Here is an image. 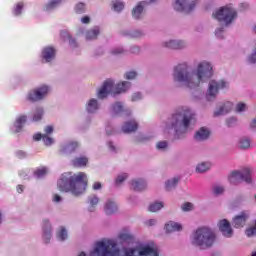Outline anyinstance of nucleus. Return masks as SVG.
Segmentation results:
<instances>
[{
	"label": "nucleus",
	"mask_w": 256,
	"mask_h": 256,
	"mask_svg": "<svg viewBox=\"0 0 256 256\" xmlns=\"http://www.w3.org/2000/svg\"><path fill=\"white\" fill-rule=\"evenodd\" d=\"M17 158L18 159H23V157L26 156L25 152L23 150H19L16 152Z\"/></svg>",
	"instance_id": "56"
},
{
	"label": "nucleus",
	"mask_w": 256,
	"mask_h": 256,
	"mask_svg": "<svg viewBox=\"0 0 256 256\" xmlns=\"http://www.w3.org/2000/svg\"><path fill=\"white\" fill-rule=\"evenodd\" d=\"M211 169V164L209 162H202L198 164L196 167V171L198 173H205V171H209Z\"/></svg>",
	"instance_id": "30"
},
{
	"label": "nucleus",
	"mask_w": 256,
	"mask_h": 256,
	"mask_svg": "<svg viewBox=\"0 0 256 256\" xmlns=\"http://www.w3.org/2000/svg\"><path fill=\"white\" fill-rule=\"evenodd\" d=\"M131 52H132V53H139V47L133 46V47L131 48Z\"/></svg>",
	"instance_id": "63"
},
{
	"label": "nucleus",
	"mask_w": 256,
	"mask_h": 256,
	"mask_svg": "<svg viewBox=\"0 0 256 256\" xmlns=\"http://www.w3.org/2000/svg\"><path fill=\"white\" fill-rule=\"evenodd\" d=\"M177 183H179V178H173L172 180H168L166 182V191H171L177 187Z\"/></svg>",
	"instance_id": "32"
},
{
	"label": "nucleus",
	"mask_w": 256,
	"mask_h": 256,
	"mask_svg": "<svg viewBox=\"0 0 256 256\" xmlns=\"http://www.w3.org/2000/svg\"><path fill=\"white\" fill-rule=\"evenodd\" d=\"M249 147H251V140L249 138H241L239 140L240 149H249Z\"/></svg>",
	"instance_id": "34"
},
{
	"label": "nucleus",
	"mask_w": 256,
	"mask_h": 256,
	"mask_svg": "<svg viewBox=\"0 0 256 256\" xmlns=\"http://www.w3.org/2000/svg\"><path fill=\"white\" fill-rule=\"evenodd\" d=\"M141 99V93H134L132 95V101H139Z\"/></svg>",
	"instance_id": "55"
},
{
	"label": "nucleus",
	"mask_w": 256,
	"mask_h": 256,
	"mask_svg": "<svg viewBox=\"0 0 256 256\" xmlns=\"http://www.w3.org/2000/svg\"><path fill=\"white\" fill-rule=\"evenodd\" d=\"M27 121V116L21 115L16 119L15 127H16V132L19 133L21 129L23 128V123H26Z\"/></svg>",
	"instance_id": "29"
},
{
	"label": "nucleus",
	"mask_w": 256,
	"mask_h": 256,
	"mask_svg": "<svg viewBox=\"0 0 256 256\" xmlns=\"http://www.w3.org/2000/svg\"><path fill=\"white\" fill-rule=\"evenodd\" d=\"M170 123L171 129H174L176 133L181 131V129L187 131V129H189V124L195 123V113L187 107L178 108L173 113Z\"/></svg>",
	"instance_id": "4"
},
{
	"label": "nucleus",
	"mask_w": 256,
	"mask_h": 256,
	"mask_svg": "<svg viewBox=\"0 0 256 256\" xmlns=\"http://www.w3.org/2000/svg\"><path fill=\"white\" fill-rule=\"evenodd\" d=\"M104 211L106 215H113V213H116L117 211V204H115L113 201H108L105 204Z\"/></svg>",
	"instance_id": "25"
},
{
	"label": "nucleus",
	"mask_w": 256,
	"mask_h": 256,
	"mask_svg": "<svg viewBox=\"0 0 256 256\" xmlns=\"http://www.w3.org/2000/svg\"><path fill=\"white\" fill-rule=\"evenodd\" d=\"M215 239H217V236L213 229L202 226L194 232L192 244L196 245V247H200V249H209V247H213Z\"/></svg>",
	"instance_id": "5"
},
{
	"label": "nucleus",
	"mask_w": 256,
	"mask_h": 256,
	"mask_svg": "<svg viewBox=\"0 0 256 256\" xmlns=\"http://www.w3.org/2000/svg\"><path fill=\"white\" fill-rule=\"evenodd\" d=\"M47 93H49V86L43 85L38 89L32 90L28 93V101H41L44 97H47Z\"/></svg>",
	"instance_id": "9"
},
{
	"label": "nucleus",
	"mask_w": 256,
	"mask_h": 256,
	"mask_svg": "<svg viewBox=\"0 0 256 256\" xmlns=\"http://www.w3.org/2000/svg\"><path fill=\"white\" fill-rule=\"evenodd\" d=\"M90 201V205L92 207H95V205H97V203H99V198H97V196H92L89 198Z\"/></svg>",
	"instance_id": "50"
},
{
	"label": "nucleus",
	"mask_w": 256,
	"mask_h": 256,
	"mask_svg": "<svg viewBox=\"0 0 256 256\" xmlns=\"http://www.w3.org/2000/svg\"><path fill=\"white\" fill-rule=\"evenodd\" d=\"M226 124L228 127H234V125H237V118L231 117L226 121Z\"/></svg>",
	"instance_id": "47"
},
{
	"label": "nucleus",
	"mask_w": 256,
	"mask_h": 256,
	"mask_svg": "<svg viewBox=\"0 0 256 256\" xmlns=\"http://www.w3.org/2000/svg\"><path fill=\"white\" fill-rule=\"evenodd\" d=\"M228 181L231 185H239V183H251V169L246 168L242 171H233L228 176Z\"/></svg>",
	"instance_id": "7"
},
{
	"label": "nucleus",
	"mask_w": 256,
	"mask_h": 256,
	"mask_svg": "<svg viewBox=\"0 0 256 256\" xmlns=\"http://www.w3.org/2000/svg\"><path fill=\"white\" fill-rule=\"evenodd\" d=\"M160 209H163V202H155L150 204L148 211H150V213H157Z\"/></svg>",
	"instance_id": "31"
},
{
	"label": "nucleus",
	"mask_w": 256,
	"mask_h": 256,
	"mask_svg": "<svg viewBox=\"0 0 256 256\" xmlns=\"http://www.w3.org/2000/svg\"><path fill=\"white\" fill-rule=\"evenodd\" d=\"M155 223H157V221H155V219H150V220L146 221V225H148V227H152V225H155Z\"/></svg>",
	"instance_id": "62"
},
{
	"label": "nucleus",
	"mask_w": 256,
	"mask_h": 256,
	"mask_svg": "<svg viewBox=\"0 0 256 256\" xmlns=\"http://www.w3.org/2000/svg\"><path fill=\"white\" fill-rule=\"evenodd\" d=\"M42 58L46 61V63H49L52 59H55V48L51 46L45 47L42 51Z\"/></svg>",
	"instance_id": "16"
},
{
	"label": "nucleus",
	"mask_w": 256,
	"mask_h": 256,
	"mask_svg": "<svg viewBox=\"0 0 256 256\" xmlns=\"http://www.w3.org/2000/svg\"><path fill=\"white\" fill-rule=\"evenodd\" d=\"M34 141H41L43 139V135L41 133H37L33 136Z\"/></svg>",
	"instance_id": "57"
},
{
	"label": "nucleus",
	"mask_w": 256,
	"mask_h": 256,
	"mask_svg": "<svg viewBox=\"0 0 256 256\" xmlns=\"http://www.w3.org/2000/svg\"><path fill=\"white\" fill-rule=\"evenodd\" d=\"M131 187L133 191H144V189H147V183L143 179L132 180Z\"/></svg>",
	"instance_id": "19"
},
{
	"label": "nucleus",
	"mask_w": 256,
	"mask_h": 256,
	"mask_svg": "<svg viewBox=\"0 0 256 256\" xmlns=\"http://www.w3.org/2000/svg\"><path fill=\"white\" fill-rule=\"evenodd\" d=\"M131 235L129 234H125V233H122L119 235V239H121V241H129V239H131Z\"/></svg>",
	"instance_id": "51"
},
{
	"label": "nucleus",
	"mask_w": 256,
	"mask_h": 256,
	"mask_svg": "<svg viewBox=\"0 0 256 256\" xmlns=\"http://www.w3.org/2000/svg\"><path fill=\"white\" fill-rule=\"evenodd\" d=\"M129 87H131V82H127V81L121 82L117 84L116 91L114 93L117 95H119V93H125V91L129 89Z\"/></svg>",
	"instance_id": "26"
},
{
	"label": "nucleus",
	"mask_w": 256,
	"mask_h": 256,
	"mask_svg": "<svg viewBox=\"0 0 256 256\" xmlns=\"http://www.w3.org/2000/svg\"><path fill=\"white\" fill-rule=\"evenodd\" d=\"M224 191H225V188H223V186H215L214 187L215 195H221Z\"/></svg>",
	"instance_id": "49"
},
{
	"label": "nucleus",
	"mask_w": 256,
	"mask_h": 256,
	"mask_svg": "<svg viewBox=\"0 0 256 256\" xmlns=\"http://www.w3.org/2000/svg\"><path fill=\"white\" fill-rule=\"evenodd\" d=\"M57 238L59 241H65L67 239V230L65 227H61L60 230L57 232Z\"/></svg>",
	"instance_id": "35"
},
{
	"label": "nucleus",
	"mask_w": 256,
	"mask_h": 256,
	"mask_svg": "<svg viewBox=\"0 0 256 256\" xmlns=\"http://www.w3.org/2000/svg\"><path fill=\"white\" fill-rule=\"evenodd\" d=\"M143 35V32L139 31V30H136L134 31L132 34H131V37H134V38H139Z\"/></svg>",
	"instance_id": "54"
},
{
	"label": "nucleus",
	"mask_w": 256,
	"mask_h": 256,
	"mask_svg": "<svg viewBox=\"0 0 256 256\" xmlns=\"http://www.w3.org/2000/svg\"><path fill=\"white\" fill-rule=\"evenodd\" d=\"M139 129V124L135 120H129L122 126L123 133H135Z\"/></svg>",
	"instance_id": "15"
},
{
	"label": "nucleus",
	"mask_w": 256,
	"mask_h": 256,
	"mask_svg": "<svg viewBox=\"0 0 256 256\" xmlns=\"http://www.w3.org/2000/svg\"><path fill=\"white\" fill-rule=\"evenodd\" d=\"M157 149H167V141H160L157 143Z\"/></svg>",
	"instance_id": "52"
},
{
	"label": "nucleus",
	"mask_w": 256,
	"mask_h": 256,
	"mask_svg": "<svg viewBox=\"0 0 256 256\" xmlns=\"http://www.w3.org/2000/svg\"><path fill=\"white\" fill-rule=\"evenodd\" d=\"M58 189L61 193H72L74 197L83 195L87 189V174L84 172L78 174L65 172L58 180Z\"/></svg>",
	"instance_id": "2"
},
{
	"label": "nucleus",
	"mask_w": 256,
	"mask_h": 256,
	"mask_svg": "<svg viewBox=\"0 0 256 256\" xmlns=\"http://www.w3.org/2000/svg\"><path fill=\"white\" fill-rule=\"evenodd\" d=\"M128 175L127 174H122V175H119L117 178H116V185H121V183H123V181H125V179H127Z\"/></svg>",
	"instance_id": "45"
},
{
	"label": "nucleus",
	"mask_w": 256,
	"mask_h": 256,
	"mask_svg": "<svg viewBox=\"0 0 256 256\" xmlns=\"http://www.w3.org/2000/svg\"><path fill=\"white\" fill-rule=\"evenodd\" d=\"M43 231H44L43 241L44 243H49L51 241V225L47 220H44Z\"/></svg>",
	"instance_id": "21"
},
{
	"label": "nucleus",
	"mask_w": 256,
	"mask_h": 256,
	"mask_svg": "<svg viewBox=\"0 0 256 256\" xmlns=\"http://www.w3.org/2000/svg\"><path fill=\"white\" fill-rule=\"evenodd\" d=\"M210 135H211V132L207 128L202 127L200 128L199 131L196 132L194 137L196 141H205V139H209Z\"/></svg>",
	"instance_id": "18"
},
{
	"label": "nucleus",
	"mask_w": 256,
	"mask_h": 256,
	"mask_svg": "<svg viewBox=\"0 0 256 256\" xmlns=\"http://www.w3.org/2000/svg\"><path fill=\"white\" fill-rule=\"evenodd\" d=\"M247 219H249V214H247V212H242L240 215L236 216L233 219L232 225L236 229H241V227H245V223H247Z\"/></svg>",
	"instance_id": "13"
},
{
	"label": "nucleus",
	"mask_w": 256,
	"mask_h": 256,
	"mask_svg": "<svg viewBox=\"0 0 256 256\" xmlns=\"http://www.w3.org/2000/svg\"><path fill=\"white\" fill-rule=\"evenodd\" d=\"M197 5V0H192L189 3V0H176L174 4L175 11H183L184 13H191Z\"/></svg>",
	"instance_id": "10"
},
{
	"label": "nucleus",
	"mask_w": 256,
	"mask_h": 256,
	"mask_svg": "<svg viewBox=\"0 0 256 256\" xmlns=\"http://www.w3.org/2000/svg\"><path fill=\"white\" fill-rule=\"evenodd\" d=\"M42 140L45 145H53V138L49 137L47 134H44Z\"/></svg>",
	"instance_id": "44"
},
{
	"label": "nucleus",
	"mask_w": 256,
	"mask_h": 256,
	"mask_svg": "<svg viewBox=\"0 0 256 256\" xmlns=\"http://www.w3.org/2000/svg\"><path fill=\"white\" fill-rule=\"evenodd\" d=\"M43 119V108H37L33 115V121H41Z\"/></svg>",
	"instance_id": "36"
},
{
	"label": "nucleus",
	"mask_w": 256,
	"mask_h": 256,
	"mask_svg": "<svg viewBox=\"0 0 256 256\" xmlns=\"http://www.w3.org/2000/svg\"><path fill=\"white\" fill-rule=\"evenodd\" d=\"M21 11H23V2L16 4V7L14 8V15H20Z\"/></svg>",
	"instance_id": "43"
},
{
	"label": "nucleus",
	"mask_w": 256,
	"mask_h": 256,
	"mask_svg": "<svg viewBox=\"0 0 256 256\" xmlns=\"http://www.w3.org/2000/svg\"><path fill=\"white\" fill-rule=\"evenodd\" d=\"M140 256H159V252L153 247L144 246L139 250ZM89 256H119V249L115 248V243L100 241ZM125 256H135V249L130 248L125 251Z\"/></svg>",
	"instance_id": "3"
},
{
	"label": "nucleus",
	"mask_w": 256,
	"mask_h": 256,
	"mask_svg": "<svg viewBox=\"0 0 256 256\" xmlns=\"http://www.w3.org/2000/svg\"><path fill=\"white\" fill-rule=\"evenodd\" d=\"M34 175L36 177H45L47 175V168H41L34 172Z\"/></svg>",
	"instance_id": "41"
},
{
	"label": "nucleus",
	"mask_w": 256,
	"mask_h": 256,
	"mask_svg": "<svg viewBox=\"0 0 256 256\" xmlns=\"http://www.w3.org/2000/svg\"><path fill=\"white\" fill-rule=\"evenodd\" d=\"M226 87H228V84H227V82H225V80L210 81L209 88H208V94L206 96L207 101H211V99H215V97H217V93H219V91H221V89H225Z\"/></svg>",
	"instance_id": "8"
},
{
	"label": "nucleus",
	"mask_w": 256,
	"mask_h": 256,
	"mask_svg": "<svg viewBox=\"0 0 256 256\" xmlns=\"http://www.w3.org/2000/svg\"><path fill=\"white\" fill-rule=\"evenodd\" d=\"M53 201L54 203H59L61 201V197L59 196V194H54Z\"/></svg>",
	"instance_id": "61"
},
{
	"label": "nucleus",
	"mask_w": 256,
	"mask_h": 256,
	"mask_svg": "<svg viewBox=\"0 0 256 256\" xmlns=\"http://www.w3.org/2000/svg\"><path fill=\"white\" fill-rule=\"evenodd\" d=\"M212 17L220 23H225V25H231V23H233V21L237 19V11L231 4H229L216 10L212 14Z\"/></svg>",
	"instance_id": "6"
},
{
	"label": "nucleus",
	"mask_w": 256,
	"mask_h": 256,
	"mask_svg": "<svg viewBox=\"0 0 256 256\" xmlns=\"http://www.w3.org/2000/svg\"><path fill=\"white\" fill-rule=\"evenodd\" d=\"M90 21H91V18H89V16H84L81 19V22L84 24L90 23Z\"/></svg>",
	"instance_id": "60"
},
{
	"label": "nucleus",
	"mask_w": 256,
	"mask_h": 256,
	"mask_svg": "<svg viewBox=\"0 0 256 256\" xmlns=\"http://www.w3.org/2000/svg\"><path fill=\"white\" fill-rule=\"evenodd\" d=\"M17 192L18 193H23V185H18L17 186Z\"/></svg>",
	"instance_id": "64"
},
{
	"label": "nucleus",
	"mask_w": 256,
	"mask_h": 256,
	"mask_svg": "<svg viewBox=\"0 0 256 256\" xmlns=\"http://www.w3.org/2000/svg\"><path fill=\"white\" fill-rule=\"evenodd\" d=\"M79 149V142L77 141H70L66 145L61 146L60 153L65 154H71L75 153Z\"/></svg>",
	"instance_id": "14"
},
{
	"label": "nucleus",
	"mask_w": 256,
	"mask_h": 256,
	"mask_svg": "<svg viewBox=\"0 0 256 256\" xmlns=\"http://www.w3.org/2000/svg\"><path fill=\"white\" fill-rule=\"evenodd\" d=\"M165 229L167 233H173L175 231H181L183 229V226L177 222H169L168 224L165 225Z\"/></svg>",
	"instance_id": "24"
},
{
	"label": "nucleus",
	"mask_w": 256,
	"mask_h": 256,
	"mask_svg": "<svg viewBox=\"0 0 256 256\" xmlns=\"http://www.w3.org/2000/svg\"><path fill=\"white\" fill-rule=\"evenodd\" d=\"M101 187H102V185H101L100 182H95V183L93 184V189H94L95 191L101 189Z\"/></svg>",
	"instance_id": "59"
},
{
	"label": "nucleus",
	"mask_w": 256,
	"mask_h": 256,
	"mask_svg": "<svg viewBox=\"0 0 256 256\" xmlns=\"http://www.w3.org/2000/svg\"><path fill=\"white\" fill-rule=\"evenodd\" d=\"M233 109V103L226 102L224 105H222L218 111L214 112V117H219V115H225L226 113H229Z\"/></svg>",
	"instance_id": "20"
},
{
	"label": "nucleus",
	"mask_w": 256,
	"mask_h": 256,
	"mask_svg": "<svg viewBox=\"0 0 256 256\" xmlns=\"http://www.w3.org/2000/svg\"><path fill=\"white\" fill-rule=\"evenodd\" d=\"M218 227L224 237H232L233 229L231 228V223H229L227 219L220 220Z\"/></svg>",
	"instance_id": "12"
},
{
	"label": "nucleus",
	"mask_w": 256,
	"mask_h": 256,
	"mask_svg": "<svg viewBox=\"0 0 256 256\" xmlns=\"http://www.w3.org/2000/svg\"><path fill=\"white\" fill-rule=\"evenodd\" d=\"M86 109H87L88 113H95V111H97L99 109V103L97 102L96 99H91L88 102Z\"/></svg>",
	"instance_id": "28"
},
{
	"label": "nucleus",
	"mask_w": 256,
	"mask_h": 256,
	"mask_svg": "<svg viewBox=\"0 0 256 256\" xmlns=\"http://www.w3.org/2000/svg\"><path fill=\"white\" fill-rule=\"evenodd\" d=\"M45 133L46 135H51V133H53V126H47L45 128Z\"/></svg>",
	"instance_id": "58"
},
{
	"label": "nucleus",
	"mask_w": 256,
	"mask_h": 256,
	"mask_svg": "<svg viewBox=\"0 0 256 256\" xmlns=\"http://www.w3.org/2000/svg\"><path fill=\"white\" fill-rule=\"evenodd\" d=\"M147 5L146 1L139 2L135 8L132 10V16L134 19H139L141 17V14L143 13V7Z\"/></svg>",
	"instance_id": "23"
},
{
	"label": "nucleus",
	"mask_w": 256,
	"mask_h": 256,
	"mask_svg": "<svg viewBox=\"0 0 256 256\" xmlns=\"http://www.w3.org/2000/svg\"><path fill=\"white\" fill-rule=\"evenodd\" d=\"M122 53H125V50H123V48H116L112 50V55H121Z\"/></svg>",
	"instance_id": "53"
},
{
	"label": "nucleus",
	"mask_w": 256,
	"mask_h": 256,
	"mask_svg": "<svg viewBox=\"0 0 256 256\" xmlns=\"http://www.w3.org/2000/svg\"><path fill=\"white\" fill-rule=\"evenodd\" d=\"M112 111H114V113H123L124 111L123 104L121 102H116L112 106Z\"/></svg>",
	"instance_id": "38"
},
{
	"label": "nucleus",
	"mask_w": 256,
	"mask_h": 256,
	"mask_svg": "<svg viewBox=\"0 0 256 256\" xmlns=\"http://www.w3.org/2000/svg\"><path fill=\"white\" fill-rule=\"evenodd\" d=\"M62 0H51L47 5H46V11H49L51 9H55L56 5H59Z\"/></svg>",
	"instance_id": "39"
},
{
	"label": "nucleus",
	"mask_w": 256,
	"mask_h": 256,
	"mask_svg": "<svg viewBox=\"0 0 256 256\" xmlns=\"http://www.w3.org/2000/svg\"><path fill=\"white\" fill-rule=\"evenodd\" d=\"M135 77H137V72L135 71H130L125 74V79H128V80L135 79Z\"/></svg>",
	"instance_id": "48"
},
{
	"label": "nucleus",
	"mask_w": 256,
	"mask_h": 256,
	"mask_svg": "<svg viewBox=\"0 0 256 256\" xmlns=\"http://www.w3.org/2000/svg\"><path fill=\"white\" fill-rule=\"evenodd\" d=\"M60 37H62V39L64 41L68 40L71 47H77V41H75V39L71 38V35H69V32H67V30L61 31Z\"/></svg>",
	"instance_id": "27"
},
{
	"label": "nucleus",
	"mask_w": 256,
	"mask_h": 256,
	"mask_svg": "<svg viewBox=\"0 0 256 256\" xmlns=\"http://www.w3.org/2000/svg\"><path fill=\"white\" fill-rule=\"evenodd\" d=\"M99 36V28H94L86 33V39H97Z\"/></svg>",
	"instance_id": "33"
},
{
	"label": "nucleus",
	"mask_w": 256,
	"mask_h": 256,
	"mask_svg": "<svg viewBox=\"0 0 256 256\" xmlns=\"http://www.w3.org/2000/svg\"><path fill=\"white\" fill-rule=\"evenodd\" d=\"M163 47L167 49H183L185 47V42L181 40H170L169 42L163 43Z\"/></svg>",
	"instance_id": "17"
},
{
	"label": "nucleus",
	"mask_w": 256,
	"mask_h": 256,
	"mask_svg": "<svg viewBox=\"0 0 256 256\" xmlns=\"http://www.w3.org/2000/svg\"><path fill=\"white\" fill-rule=\"evenodd\" d=\"M87 163H89V158L85 156H79L72 160L73 167H87Z\"/></svg>",
	"instance_id": "22"
},
{
	"label": "nucleus",
	"mask_w": 256,
	"mask_h": 256,
	"mask_svg": "<svg viewBox=\"0 0 256 256\" xmlns=\"http://www.w3.org/2000/svg\"><path fill=\"white\" fill-rule=\"evenodd\" d=\"M109 93H113V80L108 79L103 83V86L98 91V99H105Z\"/></svg>",
	"instance_id": "11"
},
{
	"label": "nucleus",
	"mask_w": 256,
	"mask_h": 256,
	"mask_svg": "<svg viewBox=\"0 0 256 256\" xmlns=\"http://www.w3.org/2000/svg\"><path fill=\"white\" fill-rule=\"evenodd\" d=\"M213 75V67L208 62H202L198 65L196 72L189 73L187 70V64H180L174 69V81L182 83L189 89H195L199 87L201 81L209 79Z\"/></svg>",
	"instance_id": "1"
},
{
	"label": "nucleus",
	"mask_w": 256,
	"mask_h": 256,
	"mask_svg": "<svg viewBox=\"0 0 256 256\" xmlns=\"http://www.w3.org/2000/svg\"><path fill=\"white\" fill-rule=\"evenodd\" d=\"M113 9L114 11H123V9H125V4L119 0H116L113 2Z\"/></svg>",
	"instance_id": "37"
},
{
	"label": "nucleus",
	"mask_w": 256,
	"mask_h": 256,
	"mask_svg": "<svg viewBox=\"0 0 256 256\" xmlns=\"http://www.w3.org/2000/svg\"><path fill=\"white\" fill-rule=\"evenodd\" d=\"M245 109H247V105L243 102L238 103L236 106L237 113H241V111H245Z\"/></svg>",
	"instance_id": "46"
},
{
	"label": "nucleus",
	"mask_w": 256,
	"mask_h": 256,
	"mask_svg": "<svg viewBox=\"0 0 256 256\" xmlns=\"http://www.w3.org/2000/svg\"><path fill=\"white\" fill-rule=\"evenodd\" d=\"M75 12L78 13V15L85 13V5L83 3H78L75 7Z\"/></svg>",
	"instance_id": "40"
},
{
	"label": "nucleus",
	"mask_w": 256,
	"mask_h": 256,
	"mask_svg": "<svg viewBox=\"0 0 256 256\" xmlns=\"http://www.w3.org/2000/svg\"><path fill=\"white\" fill-rule=\"evenodd\" d=\"M182 211H193V203L191 202H185L182 206H181Z\"/></svg>",
	"instance_id": "42"
}]
</instances>
